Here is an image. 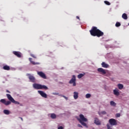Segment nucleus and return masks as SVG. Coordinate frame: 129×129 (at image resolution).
Instances as JSON below:
<instances>
[{"mask_svg":"<svg viewBox=\"0 0 129 129\" xmlns=\"http://www.w3.org/2000/svg\"><path fill=\"white\" fill-rule=\"evenodd\" d=\"M37 74L40 77H41V78H43V79H47V77L46 76V75L42 72H38Z\"/></svg>","mask_w":129,"mask_h":129,"instance_id":"obj_8","label":"nucleus"},{"mask_svg":"<svg viewBox=\"0 0 129 129\" xmlns=\"http://www.w3.org/2000/svg\"><path fill=\"white\" fill-rule=\"evenodd\" d=\"M110 104L111 105V106H115L116 105V103L113 101H111L110 102Z\"/></svg>","mask_w":129,"mask_h":129,"instance_id":"obj_20","label":"nucleus"},{"mask_svg":"<svg viewBox=\"0 0 129 129\" xmlns=\"http://www.w3.org/2000/svg\"><path fill=\"white\" fill-rule=\"evenodd\" d=\"M76 18H77L78 20H80V18H79V16H77V17H76Z\"/></svg>","mask_w":129,"mask_h":129,"instance_id":"obj_34","label":"nucleus"},{"mask_svg":"<svg viewBox=\"0 0 129 129\" xmlns=\"http://www.w3.org/2000/svg\"><path fill=\"white\" fill-rule=\"evenodd\" d=\"M30 55L31 57H33V58H34L35 59H36V58H37V57H36V55H35V54H31Z\"/></svg>","mask_w":129,"mask_h":129,"instance_id":"obj_28","label":"nucleus"},{"mask_svg":"<svg viewBox=\"0 0 129 129\" xmlns=\"http://www.w3.org/2000/svg\"><path fill=\"white\" fill-rule=\"evenodd\" d=\"M94 123L97 125H100V124H101V122L99 121V119H98V118H95Z\"/></svg>","mask_w":129,"mask_h":129,"instance_id":"obj_13","label":"nucleus"},{"mask_svg":"<svg viewBox=\"0 0 129 129\" xmlns=\"http://www.w3.org/2000/svg\"><path fill=\"white\" fill-rule=\"evenodd\" d=\"M90 97H91V95H90V94H87L86 95V98H90Z\"/></svg>","mask_w":129,"mask_h":129,"instance_id":"obj_25","label":"nucleus"},{"mask_svg":"<svg viewBox=\"0 0 129 129\" xmlns=\"http://www.w3.org/2000/svg\"><path fill=\"white\" fill-rule=\"evenodd\" d=\"M3 69L4 70H7V71H9V70H10L11 68H10V66L8 65H5L3 67Z\"/></svg>","mask_w":129,"mask_h":129,"instance_id":"obj_16","label":"nucleus"},{"mask_svg":"<svg viewBox=\"0 0 129 129\" xmlns=\"http://www.w3.org/2000/svg\"><path fill=\"white\" fill-rule=\"evenodd\" d=\"M58 129H63V126H60L58 127Z\"/></svg>","mask_w":129,"mask_h":129,"instance_id":"obj_33","label":"nucleus"},{"mask_svg":"<svg viewBox=\"0 0 129 129\" xmlns=\"http://www.w3.org/2000/svg\"><path fill=\"white\" fill-rule=\"evenodd\" d=\"M101 114H106V112L105 111H102L101 112Z\"/></svg>","mask_w":129,"mask_h":129,"instance_id":"obj_30","label":"nucleus"},{"mask_svg":"<svg viewBox=\"0 0 129 129\" xmlns=\"http://www.w3.org/2000/svg\"><path fill=\"white\" fill-rule=\"evenodd\" d=\"M109 123L110 125H116L117 124V120L114 118H111L109 120Z\"/></svg>","mask_w":129,"mask_h":129,"instance_id":"obj_6","label":"nucleus"},{"mask_svg":"<svg viewBox=\"0 0 129 129\" xmlns=\"http://www.w3.org/2000/svg\"><path fill=\"white\" fill-rule=\"evenodd\" d=\"M20 118H21V120H22V121H23V118H22V117H20Z\"/></svg>","mask_w":129,"mask_h":129,"instance_id":"obj_37","label":"nucleus"},{"mask_svg":"<svg viewBox=\"0 0 129 129\" xmlns=\"http://www.w3.org/2000/svg\"><path fill=\"white\" fill-rule=\"evenodd\" d=\"M56 95H58V94H59V93H57V94H55Z\"/></svg>","mask_w":129,"mask_h":129,"instance_id":"obj_38","label":"nucleus"},{"mask_svg":"<svg viewBox=\"0 0 129 129\" xmlns=\"http://www.w3.org/2000/svg\"><path fill=\"white\" fill-rule=\"evenodd\" d=\"M13 54L15 55V56H17L18 58H21L22 57V54L21 52L19 51H13Z\"/></svg>","mask_w":129,"mask_h":129,"instance_id":"obj_11","label":"nucleus"},{"mask_svg":"<svg viewBox=\"0 0 129 129\" xmlns=\"http://www.w3.org/2000/svg\"><path fill=\"white\" fill-rule=\"evenodd\" d=\"M78 126L79 127H81V128L83 127V126H82V125H81V124H78Z\"/></svg>","mask_w":129,"mask_h":129,"instance_id":"obj_32","label":"nucleus"},{"mask_svg":"<svg viewBox=\"0 0 129 129\" xmlns=\"http://www.w3.org/2000/svg\"><path fill=\"white\" fill-rule=\"evenodd\" d=\"M116 117H120V113H116L115 115Z\"/></svg>","mask_w":129,"mask_h":129,"instance_id":"obj_29","label":"nucleus"},{"mask_svg":"<svg viewBox=\"0 0 129 129\" xmlns=\"http://www.w3.org/2000/svg\"><path fill=\"white\" fill-rule=\"evenodd\" d=\"M33 87L34 89L39 90V89H45V90H48V88L47 86L37 83L33 84Z\"/></svg>","mask_w":129,"mask_h":129,"instance_id":"obj_3","label":"nucleus"},{"mask_svg":"<svg viewBox=\"0 0 129 129\" xmlns=\"http://www.w3.org/2000/svg\"><path fill=\"white\" fill-rule=\"evenodd\" d=\"M0 102H2V103H3V104H5V105H10L12 102L10 101H7L5 99H2L0 100Z\"/></svg>","mask_w":129,"mask_h":129,"instance_id":"obj_7","label":"nucleus"},{"mask_svg":"<svg viewBox=\"0 0 129 129\" xmlns=\"http://www.w3.org/2000/svg\"><path fill=\"white\" fill-rule=\"evenodd\" d=\"M20 105H21V106H22L21 104H20Z\"/></svg>","mask_w":129,"mask_h":129,"instance_id":"obj_39","label":"nucleus"},{"mask_svg":"<svg viewBox=\"0 0 129 129\" xmlns=\"http://www.w3.org/2000/svg\"><path fill=\"white\" fill-rule=\"evenodd\" d=\"M38 93L42 96V97H44V98H47V94L45 93L42 91H38Z\"/></svg>","mask_w":129,"mask_h":129,"instance_id":"obj_10","label":"nucleus"},{"mask_svg":"<svg viewBox=\"0 0 129 129\" xmlns=\"http://www.w3.org/2000/svg\"><path fill=\"white\" fill-rule=\"evenodd\" d=\"M6 92H8V93H11L10 91H9L8 90H7Z\"/></svg>","mask_w":129,"mask_h":129,"instance_id":"obj_35","label":"nucleus"},{"mask_svg":"<svg viewBox=\"0 0 129 129\" xmlns=\"http://www.w3.org/2000/svg\"><path fill=\"white\" fill-rule=\"evenodd\" d=\"M78 92H74V99H77L78 98Z\"/></svg>","mask_w":129,"mask_h":129,"instance_id":"obj_17","label":"nucleus"},{"mask_svg":"<svg viewBox=\"0 0 129 129\" xmlns=\"http://www.w3.org/2000/svg\"><path fill=\"white\" fill-rule=\"evenodd\" d=\"M90 33L91 36H93L94 37H98V38L102 37V36L104 35V33H103V32L98 29L97 27L95 26L92 27L91 30H90Z\"/></svg>","mask_w":129,"mask_h":129,"instance_id":"obj_1","label":"nucleus"},{"mask_svg":"<svg viewBox=\"0 0 129 129\" xmlns=\"http://www.w3.org/2000/svg\"><path fill=\"white\" fill-rule=\"evenodd\" d=\"M97 71L98 72H100V73H102V74H106V72L102 68H98Z\"/></svg>","mask_w":129,"mask_h":129,"instance_id":"obj_12","label":"nucleus"},{"mask_svg":"<svg viewBox=\"0 0 129 129\" xmlns=\"http://www.w3.org/2000/svg\"><path fill=\"white\" fill-rule=\"evenodd\" d=\"M50 117H51L52 119H55V118H56V114L55 113H51Z\"/></svg>","mask_w":129,"mask_h":129,"instance_id":"obj_23","label":"nucleus"},{"mask_svg":"<svg viewBox=\"0 0 129 129\" xmlns=\"http://www.w3.org/2000/svg\"><path fill=\"white\" fill-rule=\"evenodd\" d=\"M83 76H84V74H80L79 75H78V78H79V79H80L81 78H82Z\"/></svg>","mask_w":129,"mask_h":129,"instance_id":"obj_24","label":"nucleus"},{"mask_svg":"<svg viewBox=\"0 0 129 129\" xmlns=\"http://www.w3.org/2000/svg\"><path fill=\"white\" fill-rule=\"evenodd\" d=\"M118 88L119 89H122L123 88V85L122 84H118L117 85Z\"/></svg>","mask_w":129,"mask_h":129,"instance_id":"obj_21","label":"nucleus"},{"mask_svg":"<svg viewBox=\"0 0 129 129\" xmlns=\"http://www.w3.org/2000/svg\"><path fill=\"white\" fill-rule=\"evenodd\" d=\"M70 84H73V86H76V77L75 75L73 76V78L69 81Z\"/></svg>","mask_w":129,"mask_h":129,"instance_id":"obj_5","label":"nucleus"},{"mask_svg":"<svg viewBox=\"0 0 129 129\" xmlns=\"http://www.w3.org/2000/svg\"><path fill=\"white\" fill-rule=\"evenodd\" d=\"M120 23L119 22H116L115 24V26L116 27H120Z\"/></svg>","mask_w":129,"mask_h":129,"instance_id":"obj_27","label":"nucleus"},{"mask_svg":"<svg viewBox=\"0 0 129 129\" xmlns=\"http://www.w3.org/2000/svg\"><path fill=\"white\" fill-rule=\"evenodd\" d=\"M4 113L6 115L10 114V111L9 110L5 109L4 110Z\"/></svg>","mask_w":129,"mask_h":129,"instance_id":"obj_22","label":"nucleus"},{"mask_svg":"<svg viewBox=\"0 0 129 129\" xmlns=\"http://www.w3.org/2000/svg\"><path fill=\"white\" fill-rule=\"evenodd\" d=\"M6 95L9 100L12 102V103H14V104H20V102L15 100V99H14V98H13V97H12L10 94H7Z\"/></svg>","mask_w":129,"mask_h":129,"instance_id":"obj_4","label":"nucleus"},{"mask_svg":"<svg viewBox=\"0 0 129 129\" xmlns=\"http://www.w3.org/2000/svg\"><path fill=\"white\" fill-rule=\"evenodd\" d=\"M62 97H63V98H65V99H66V100H68V98L66 96H62Z\"/></svg>","mask_w":129,"mask_h":129,"instance_id":"obj_31","label":"nucleus"},{"mask_svg":"<svg viewBox=\"0 0 129 129\" xmlns=\"http://www.w3.org/2000/svg\"><path fill=\"white\" fill-rule=\"evenodd\" d=\"M80 118L78 119V120L79 121V122L82 124V125H83V126H85V127H88V126L86 124V122L88 121L87 118H85L84 117V115L82 114H80L79 115Z\"/></svg>","mask_w":129,"mask_h":129,"instance_id":"obj_2","label":"nucleus"},{"mask_svg":"<svg viewBox=\"0 0 129 129\" xmlns=\"http://www.w3.org/2000/svg\"><path fill=\"white\" fill-rule=\"evenodd\" d=\"M27 76L29 77V79L31 81V82H36V79L35 78V77L31 75L30 74H27Z\"/></svg>","mask_w":129,"mask_h":129,"instance_id":"obj_9","label":"nucleus"},{"mask_svg":"<svg viewBox=\"0 0 129 129\" xmlns=\"http://www.w3.org/2000/svg\"><path fill=\"white\" fill-rule=\"evenodd\" d=\"M122 18L124 20H127V15L125 13H123L122 15Z\"/></svg>","mask_w":129,"mask_h":129,"instance_id":"obj_18","label":"nucleus"},{"mask_svg":"<svg viewBox=\"0 0 129 129\" xmlns=\"http://www.w3.org/2000/svg\"><path fill=\"white\" fill-rule=\"evenodd\" d=\"M101 65L102 67H103V68H108V67H109V66L107 63H105L104 62H102Z\"/></svg>","mask_w":129,"mask_h":129,"instance_id":"obj_15","label":"nucleus"},{"mask_svg":"<svg viewBox=\"0 0 129 129\" xmlns=\"http://www.w3.org/2000/svg\"><path fill=\"white\" fill-rule=\"evenodd\" d=\"M104 4L107 5V6H110V3H109L108 1H104Z\"/></svg>","mask_w":129,"mask_h":129,"instance_id":"obj_26","label":"nucleus"},{"mask_svg":"<svg viewBox=\"0 0 129 129\" xmlns=\"http://www.w3.org/2000/svg\"><path fill=\"white\" fill-rule=\"evenodd\" d=\"M29 60L33 65H39L40 64L39 62H35V61H32V58H29Z\"/></svg>","mask_w":129,"mask_h":129,"instance_id":"obj_14","label":"nucleus"},{"mask_svg":"<svg viewBox=\"0 0 129 129\" xmlns=\"http://www.w3.org/2000/svg\"><path fill=\"white\" fill-rule=\"evenodd\" d=\"M113 92H114V94L115 95H117V96H118V95H119V92H118V90H113Z\"/></svg>","mask_w":129,"mask_h":129,"instance_id":"obj_19","label":"nucleus"},{"mask_svg":"<svg viewBox=\"0 0 129 129\" xmlns=\"http://www.w3.org/2000/svg\"><path fill=\"white\" fill-rule=\"evenodd\" d=\"M59 96H61V97H63V96H64V95H59Z\"/></svg>","mask_w":129,"mask_h":129,"instance_id":"obj_36","label":"nucleus"}]
</instances>
